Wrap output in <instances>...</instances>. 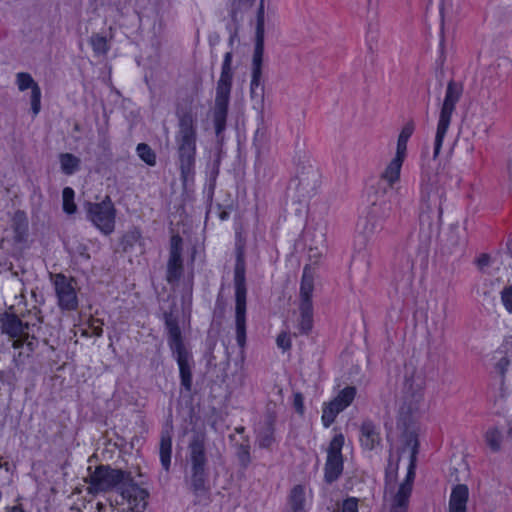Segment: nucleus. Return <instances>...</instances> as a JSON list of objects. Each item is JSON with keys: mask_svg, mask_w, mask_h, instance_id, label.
<instances>
[{"mask_svg": "<svg viewBox=\"0 0 512 512\" xmlns=\"http://www.w3.org/2000/svg\"><path fill=\"white\" fill-rule=\"evenodd\" d=\"M90 44L93 48V51L98 55H105L109 50L106 37L100 34L92 35L90 38Z\"/></svg>", "mask_w": 512, "mask_h": 512, "instance_id": "nucleus-34", "label": "nucleus"}, {"mask_svg": "<svg viewBox=\"0 0 512 512\" xmlns=\"http://www.w3.org/2000/svg\"><path fill=\"white\" fill-rule=\"evenodd\" d=\"M507 435H508L509 440L512 442V426L508 429Z\"/></svg>", "mask_w": 512, "mask_h": 512, "instance_id": "nucleus-52", "label": "nucleus"}, {"mask_svg": "<svg viewBox=\"0 0 512 512\" xmlns=\"http://www.w3.org/2000/svg\"><path fill=\"white\" fill-rule=\"evenodd\" d=\"M63 198V210L67 214H73L77 210V206L74 203V190L70 187H65L62 192Z\"/></svg>", "mask_w": 512, "mask_h": 512, "instance_id": "nucleus-35", "label": "nucleus"}, {"mask_svg": "<svg viewBox=\"0 0 512 512\" xmlns=\"http://www.w3.org/2000/svg\"><path fill=\"white\" fill-rule=\"evenodd\" d=\"M3 382V372L0 371V383Z\"/></svg>", "mask_w": 512, "mask_h": 512, "instance_id": "nucleus-54", "label": "nucleus"}, {"mask_svg": "<svg viewBox=\"0 0 512 512\" xmlns=\"http://www.w3.org/2000/svg\"><path fill=\"white\" fill-rule=\"evenodd\" d=\"M277 414L271 409H267L264 420L257 429V443L260 448H269L275 441V423Z\"/></svg>", "mask_w": 512, "mask_h": 512, "instance_id": "nucleus-14", "label": "nucleus"}, {"mask_svg": "<svg viewBox=\"0 0 512 512\" xmlns=\"http://www.w3.org/2000/svg\"><path fill=\"white\" fill-rule=\"evenodd\" d=\"M277 345L284 351L290 350L291 348V339L286 332H282L278 335L276 339Z\"/></svg>", "mask_w": 512, "mask_h": 512, "instance_id": "nucleus-42", "label": "nucleus"}, {"mask_svg": "<svg viewBox=\"0 0 512 512\" xmlns=\"http://www.w3.org/2000/svg\"><path fill=\"white\" fill-rule=\"evenodd\" d=\"M462 92L463 87L461 83L455 82L453 80L449 81L439 114V120L434 140L433 160H436L440 153L443 139L445 138L451 123L452 114L455 111L456 104L461 98Z\"/></svg>", "mask_w": 512, "mask_h": 512, "instance_id": "nucleus-6", "label": "nucleus"}, {"mask_svg": "<svg viewBox=\"0 0 512 512\" xmlns=\"http://www.w3.org/2000/svg\"><path fill=\"white\" fill-rule=\"evenodd\" d=\"M1 329L2 332L9 335L12 338H20L26 335V330L28 329V324L23 323L21 319L15 314L5 313L1 319Z\"/></svg>", "mask_w": 512, "mask_h": 512, "instance_id": "nucleus-17", "label": "nucleus"}, {"mask_svg": "<svg viewBox=\"0 0 512 512\" xmlns=\"http://www.w3.org/2000/svg\"><path fill=\"white\" fill-rule=\"evenodd\" d=\"M263 36L257 38V42L255 45L252 65H262L263 61Z\"/></svg>", "mask_w": 512, "mask_h": 512, "instance_id": "nucleus-37", "label": "nucleus"}, {"mask_svg": "<svg viewBox=\"0 0 512 512\" xmlns=\"http://www.w3.org/2000/svg\"><path fill=\"white\" fill-rule=\"evenodd\" d=\"M206 469L191 468L190 488L196 494L208 491Z\"/></svg>", "mask_w": 512, "mask_h": 512, "instance_id": "nucleus-24", "label": "nucleus"}, {"mask_svg": "<svg viewBox=\"0 0 512 512\" xmlns=\"http://www.w3.org/2000/svg\"><path fill=\"white\" fill-rule=\"evenodd\" d=\"M84 208L87 213V218L102 233L109 235L114 231L116 209L109 196H105V198L98 203L86 202Z\"/></svg>", "mask_w": 512, "mask_h": 512, "instance_id": "nucleus-7", "label": "nucleus"}, {"mask_svg": "<svg viewBox=\"0 0 512 512\" xmlns=\"http://www.w3.org/2000/svg\"><path fill=\"white\" fill-rule=\"evenodd\" d=\"M246 264L242 251H238L234 268V286H235V326L236 340L240 347H244L246 342Z\"/></svg>", "mask_w": 512, "mask_h": 512, "instance_id": "nucleus-5", "label": "nucleus"}, {"mask_svg": "<svg viewBox=\"0 0 512 512\" xmlns=\"http://www.w3.org/2000/svg\"><path fill=\"white\" fill-rule=\"evenodd\" d=\"M16 84L20 91L31 89V110L34 116L38 115L41 110V89L34 81L32 76L26 72H19L16 74Z\"/></svg>", "mask_w": 512, "mask_h": 512, "instance_id": "nucleus-13", "label": "nucleus"}, {"mask_svg": "<svg viewBox=\"0 0 512 512\" xmlns=\"http://www.w3.org/2000/svg\"><path fill=\"white\" fill-rule=\"evenodd\" d=\"M442 215V202H422V210L419 216L420 225L432 229L439 225Z\"/></svg>", "mask_w": 512, "mask_h": 512, "instance_id": "nucleus-16", "label": "nucleus"}, {"mask_svg": "<svg viewBox=\"0 0 512 512\" xmlns=\"http://www.w3.org/2000/svg\"><path fill=\"white\" fill-rule=\"evenodd\" d=\"M30 353L26 350L19 351L18 354L13 356V362L15 366L21 367L26 363V360L30 357Z\"/></svg>", "mask_w": 512, "mask_h": 512, "instance_id": "nucleus-45", "label": "nucleus"}, {"mask_svg": "<svg viewBox=\"0 0 512 512\" xmlns=\"http://www.w3.org/2000/svg\"><path fill=\"white\" fill-rule=\"evenodd\" d=\"M360 442L362 447L373 450L381 443L380 432L371 420H364L360 427Z\"/></svg>", "mask_w": 512, "mask_h": 512, "instance_id": "nucleus-18", "label": "nucleus"}, {"mask_svg": "<svg viewBox=\"0 0 512 512\" xmlns=\"http://www.w3.org/2000/svg\"><path fill=\"white\" fill-rule=\"evenodd\" d=\"M507 249H508L509 253L512 256V239L508 240V242H507Z\"/></svg>", "mask_w": 512, "mask_h": 512, "instance_id": "nucleus-51", "label": "nucleus"}, {"mask_svg": "<svg viewBox=\"0 0 512 512\" xmlns=\"http://www.w3.org/2000/svg\"><path fill=\"white\" fill-rule=\"evenodd\" d=\"M235 430L237 433H243L245 428L243 426H240V427H237Z\"/></svg>", "mask_w": 512, "mask_h": 512, "instance_id": "nucleus-53", "label": "nucleus"}, {"mask_svg": "<svg viewBox=\"0 0 512 512\" xmlns=\"http://www.w3.org/2000/svg\"><path fill=\"white\" fill-rule=\"evenodd\" d=\"M501 300L505 309L512 314V285L501 291Z\"/></svg>", "mask_w": 512, "mask_h": 512, "instance_id": "nucleus-38", "label": "nucleus"}, {"mask_svg": "<svg viewBox=\"0 0 512 512\" xmlns=\"http://www.w3.org/2000/svg\"><path fill=\"white\" fill-rule=\"evenodd\" d=\"M289 505L292 512H306L305 509V490L302 485H296L290 492Z\"/></svg>", "mask_w": 512, "mask_h": 512, "instance_id": "nucleus-25", "label": "nucleus"}, {"mask_svg": "<svg viewBox=\"0 0 512 512\" xmlns=\"http://www.w3.org/2000/svg\"><path fill=\"white\" fill-rule=\"evenodd\" d=\"M413 441H414V444H413V448H412V455H411L410 465L408 468V473H407L405 481L400 485V487L408 485L410 493L412 492V483H413V480L415 477V471H414L415 470V459H416V454H417V449H418L417 439H414Z\"/></svg>", "mask_w": 512, "mask_h": 512, "instance_id": "nucleus-33", "label": "nucleus"}, {"mask_svg": "<svg viewBox=\"0 0 512 512\" xmlns=\"http://www.w3.org/2000/svg\"><path fill=\"white\" fill-rule=\"evenodd\" d=\"M404 159V157L395 155L382 172L381 179L386 181L390 187H393L395 183L399 182Z\"/></svg>", "mask_w": 512, "mask_h": 512, "instance_id": "nucleus-21", "label": "nucleus"}, {"mask_svg": "<svg viewBox=\"0 0 512 512\" xmlns=\"http://www.w3.org/2000/svg\"><path fill=\"white\" fill-rule=\"evenodd\" d=\"M53 284L58 298V305L64 310H75L78 307V299L75 291V281L62 273L53 276Z\"/></svg>", "mask_w": 512, "mask_h": 512, "instance_id": "nucleus-10", "label": "nucleus"}, {"mask_svg": "<svg viewBox=\"0 0 512 512\" xmlns=\"http://www.w3.org/2000/svg\"><path fill=\"white\" fill-rule=\"evenodd\" d=\"M256 32H257V38H260L261 36H263V33H264V1L263 0H261V2H260V6L258 9V13H257Z\"/></svg>", "mask_w": 512, "mask_h": 512, "instance_id": "nucleus-40", "label": "nucleus"}, {"mask_svg": "<svg viewBox=\"0 0 512 512\" xmlns=\"http://www.w3.org/2000/svg\"><path fill=\"white\" fill-rule=\"evenodd\" d=\"M469 489L465 484H457L452 488L448 503V512H467Z\"/></svg>", "mask_w": 512, "mask_h": 512, "instance_id": "nucleus-19", "label": "nucleus"}, {"mask_svg": "<svg viewBox=\"0 0 512 512\" xmlns=\"http://www.w3.org/2000/svg\"><path fill=\"white\" fill-rule=\"evenodd\" d=\"M466 245V235L463 230L453 228L449 231L443 249L449 254H461Z\"/></svg>", "mask_w": 512, "mask_h": 512, "instance_id": "nucleus-20", "label": "nucleus"}, {"mask_svg": "<svg viewBox=\"0 0 512 512\" xmlns=\"http://www.w3.org/2000/svg\"><path fill=\"white\" fill-rule=\"evenodd\" d=\"M181 241L179 236H174L171 240L166 272V280L171 285L177 284L183 274Z\"/></svg>", "mask_w": 512, "mask_h": 512, "instance_id": "nucleus-12", "label": "nucleus"}, {"mask_svg": "<svg viewBox=\"0 0 512 512\" xmlns=\"http://www.w3.org/2000/svg\"><path fill=\"white\" fill-rule=\"evenodd\" d=\"M191 468L206 469L207 457L205 452V438L203 435H195L190 444Z\"/></svg>", "mask_w": 512, "mask_h": 512, "instance_id": "nucleus-15", "label": "nucleus"}, {"mask_svg": "<svg viewBox=\"0 0 512 512\" xmlns=\"http://www.w3.org/2000/svg\"><path fill=\"white\" fill-rule=\"evenodd\" d=\"M341 512H358V500L353 497L344 500Z\"/></svg>", "mask_w": 512, "mask_h": 512, "instance_id": "nucleus-43", "label": "nucleus"}, {"mask_svg": "<svg viewBox=\"0 0 512 512\" xmlns=\"http://www.w3.org/2000/svg\"><path fill=\"white\" fill-rule=\"evenodd\" d=\"M260 90V95L263 96L264 86L262 85V78L251 79V94L257 95V91Z\"/></svg>", "mask_w": 512, "mask_h": 512, "instance_id": "nucleus-46", "label": "nucleus"}, {"mask_svg": "<svg viewBox=\"0 0 512 512\" xmlns=\"http://www.w3.org/2000/svg\"><path fill=\"white\" fill-rule=\"evenodd\" d=\"M484 440L489 449L497 453L502 447L503 434L497 427H490L484 434Z\"/></svg>", "mask_w": 512, "mask_h": 512, "instance_id": "nucleus-28", "label": "nucleus"}, {"mask_svg": "<svg viewBox=\"0 0 512 512\" xmlns=\"http://www.w3.org/2000/svg\"><path fill=\"white\" fill-rule=\"evenodd\" d=\"M414 132V124L413 122L407 123L401 130L398 141H397V149H396V155L401 157H406V151H407V142L411 135Z\"/></svg>", "mask_w": 512, "mask_h": 512, "instance_id": "nucleus-29", "label": "nucleus"}, {"mask_svg": "<svg viewBox=\"0 0 512 512\" xmlns=\"http://www.w3.org/2000/svg\"><path fill=\"white\" fill-rule=\"evenodd\" d=\"M382 403L385 407L386 415H390L391 410L395 407L396 397L392 392H389L381 397Z\"/></svg>", "mask_w": 512, "mask_h": 512, "instance_id": "nucleus-41", "label": "nucleus"}, {"mask_svg": "<svg viewBox=\"0 0 512 512\" xmlns=\"http://www.w3.org/2000/svg\"><path fill=\"white\" fill-rule=\"evenodd\" d=\"M139 158L149 166L156 164V154L146 143H139L136 147Z\"/></svg>", "mask_w": 512, "mask_h": 512, "instance_id": "nucleus-32", "label": "nucleus"}, {"mask_svg": "<svg viewBox=\"0 0 512 512\" xmlns=\"http://www.w3.org/2000/svg\"><path fill=\"white\" fill-rule=\"evenodd\" d=\"M88 470L90 473L85 482L88 484L89 494L96 495L116 490L132 505L133 510L140 512L145 509L148 493L138 486L131 472L103 464L96 466L94 471H91V467Z\"/></svg>", "mask_w": 512, "mask_h": 512, "instance_id": "nucleus-1", "label": "nucleus"}, {"mask_svg": "<svg viewBox=\"0 0 512 512\" xmlns=\"http://www.w3.org/2000/svg\"><path fill=\"white\" fill-rule=\"evenodd\" d=\"M410 492L409 487H399L397 493L393 498L390 512H407L409 504Z\"/></svg>", "mask_w": 512, "mask_h": 512, "instance_id": "nucleus-27", "label": "nucleus"}, {"mask_svg": "<svg viewBox=\"0 0 512 512\" xmlns=\"http://www.w3.org/2000/svg\"><path fill=\"white\" fill-rule=\"evenodd\" d=\"M445 195L443 177L430 165L423 168L421 176V202H442Z\"/></svg>", "mask_w": 512, "mask_h": 512, "instance_id": "nucleus-9", "label": "nucleus"}, {"mask_svg": "<svg viewBox=\"0 0 512 512\" xmlns=\"http://www.w3.org/2000/svg\"><path fill=\"white\" fill-rule=\"evenodd\" d=\"M293 407L298 414H304V398L299 392L294 394Z\"/></svg>", "mask_w": 512, "mask_h": 512, "instance_id": "nucleus-44", "label": "nucleus"}, {"mask_svg": "<svg viewBox=\"0 0 512 512\" xmlns=\"http://www.w3.org/2000/svg\"><path fill=\"white\" fill-rule=\"evenodd\" d=\"M252 78H262V65H252Z\"/></svg>", "mask_w": 512, "mask_h": 512, "instance_id": "nucleus-47", "label": "nucleus"}, {"mask_svg": "<svg viewBox=\"0 0 512 512\" xmlns=\"http://www.w3.org/2000/svg\"><path fill=\"white\" fill-rule=\"evenodd\" d=\"M34 340H35L34 338L29 340L28 335L26 334L25 340H22L20 337L19 339L14 340L12 346L15 349H23L25 347V350L31 354L35 349V341Z\"/></svg>", "mask_w": 512, "mask_h": 512, "instance_id": "nucleus-36", "label": "nucleus"}, {"mask_svg": "<svg viewBox=\"0 0 512 512\" xmlns=\"http://www.w3.org/2000/svg\"><path fill=\"white\" fill-rule=\"evenodd\" d=\"M236 456L242 468L246 469L251 463V453L249 440L246 439L243 443L236 445Z\"/></svg>", "mask_w": 512, "mask_h": 512, "instance_id": "nucleus-31", "label": "nucleus"}, {"mask_svg": "<svg viewBox=\"0 0 512 512\" xmlns=\"http://www.w3.org/2000/svg\"><path fill=\"white\" fill-rule=\"evenodd\" d=\"M232 52L224 55L220 78L216 86L215 104L212 111L215 133L219 140H222L223 132L226 129L230 93L233 81Z\"/></svg>", "mask_w": 512, "mask_h": 512, "instance_id": "nucleus-3", "label": "nucleus"}, {"mask_svg": "<svg viewBox=\"0 0 512 512\" xmlns=\"http://www.w3.org/2000/svg\"><path fill=\"white\" fill-rule=\"evenodd\" d=\"M5 512H25L20 505L7 507Z\"/></svg>", "mask_w": 512, "mask_h": 512, "instance_id": "nucleus-50", "label": "nucleus"}, {"mask_svg": "<svg viewBox=\"0 0 512 512\" xmlns=\"http://www.w3.org/2000/svg\"><path fill=\"white\" fill-rule=\"evenodd\" d=\"M175 144L182 184L193 182L197 150V116L191 109H177Z\"/></svg>", "mask_w": 512, "mask_h": 512, "instance_id": "nucleus-2", "label": "nucleus"}, {"mask_svg": "<svg viewBox=\"0 0 512 512\" xmlns=\"http://www.w3.org/2000/svg\"><path fill=\"white\" fill-rule=\"evenodd\" d=\"M91 329H92V335H94L96 337L102 336L103 329H102L101 325L92 324Z\"/></svg>", "mask_w": 512, "mask_h": 512, "instance_id": "nucleus-49", "label": "nucleus"}, {"mask_svg": "<svg viewBox=\"0 0 512 512\" xmlns=\"http://www.w3.org/2000/svg\"><path fill=\"white\" fill-rule=\"evenodd\" d=\"M60 164L63 173L72 175L78 170L80 159L70 153H63L60 155Z\"/></svg>", "mask_w": 512, "mask_h": 512, "instance_id": "nucleus-30", "label": "nucleus"}, {"mask_svg": "<svg viewBox=\"0 0 512 512\" xmlns=\"http://www.w3.org/2000/svg\"><path fill=\"white\" fill-rule=\"evenodd\" d=\"M356 396V388L348 386L342 389L339 394L323 408L322 422L325 427H329L336 416L347 408Z\"/></svg>", "mask_w": 512, "mask_h": 512, "instance_id": "nucleus-11", "label": "nucleus"}, {"mask_svg": "<svg viewBox=\"0 0 512 512\" xmlns=\"http://www.w3.org/2000/svg\"><path fill=\"white\" fill-rule=\"evenodd\" d=\"M299 330L303 334H308L313 327V306L312 304H300Z\"/></svg>", "mask_w": 512, "mask_h": 512, "instance_id": "nucleus-26", "label": "nucleus"}, {"mask_svg": "<svg viewBox=\"0 0 512 512\" xmlns=\"http://www.w3.org/2000/svg\"><path fill=\"white\" fill-rule=\"evenodd\" d=\"M171 453H172V433H171V430L165 429L161 432L159 454H160L161 465L166 471H169V468H170Z\"/></svg>", "mask_w": 512, "mask_h": 512, "instance_id": "nucleus-23", "label": "nucleus"}, {"mask_svg": "<svg viewBox=\"0 0 512 512\" xmlns=\"http://www.w3.org/2000/svg\"><path fill=\"white\" fill-rule=\"evenodd\" d=\"M163 319L168 335V345L179 366L181 385L190 391L192 387V372L189 364L190 352L186 349L178 319L172 312H164Z\"/></svg>", "mask_w": 512, "mask_h": 512, "instance_id": "nucleus-4", "label": "nucleus"}, {"mask_svg": "<svg viewBox=\"0 0 512 512\" xmlns=\"http://www.w3.org/2000/svg\"><path fill=\"white\" fill-rule=\"evenodd\" d=\"M314 290V275L312 269L306 265L303 269L300 285V304H312V293Z\"/></svg>", "mask_w": 512, "mask_h": 512, "instance_id": "nucleus-22", "label": "nucleus"}, {"mask_svg": "<svg viewBox=\"0 0 512 512\" xmlns=\"http://www.w3.org/2000/svg\"><path fill=\"white\" fill-rule=\"evenodd\" d=\"M510 365V358L508 356V351H505V354L502 355L495 364V369L498 371V373L504 377L505 373L508 369V366Z\"/></svg>", "mask_w": 512, "mask_h": 512, "instance_id": "nucleus-39", "label": "nucleus"}, {"mask_svg": "<svg viewBox=\"0 0 512 512\" xmlns=\"http://www.w3.org/2000/svg\"><path fill=\"white\" fill-rule=\"evenodd\" d=\"M344 445V436L336 434L327 448V459L324 467V479L331 484L336 481L343 472L342 448Z\"/></svg>", "mask_w": 512, "mask_h": 512, "instance_id": "nucleus-8", "label": "nucleus"}, {"mask_svg": "<svg viewBox=\"0 0 512 512\" xmlns=\"http://www.w3.org/2000/svg\"><path fill=\"white\" fill-rule=\"evenodd\" d=\"M489 260H490V257L487 255V254H482L479 258H478V265L480 267H484V266H487L489 264Z\"/></svg>", "mask_w": 512, "mask_h": 512, "instance_id": "nucleus-48", "label": "nucleus"}]
</instances>
